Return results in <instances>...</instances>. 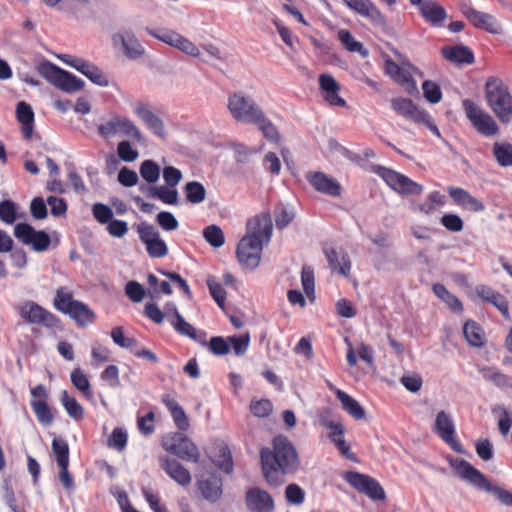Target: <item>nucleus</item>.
I'll return each instance as SVG.
<instances>
[{"label": "nucleus", "instance_id": "nucleus-1", "mask_svg": "<svg viewBox=\"0 0 512 512\" xmlns=\"http://www.w3.org/2000/svg\"><path fill=\"white\" fill-rule=\"evenodd\" d=\"M273 448H264L260 452L264 477L268 484L280 486L284 476L294 474L300 468V458L294 445L284 436L273 439Z\"/></svg>", "mask_w": 512, "mask_h": 512}, {"label": "nucleus", "instance_id": "nucleus-2", "mask_svg": "<svg viewBox=\"0 0 512 512\" xmlns=\"http://www.w3.org/2000/svg\"><path fill=\"white\" fill-rule=\"evenodd\" d=\"M246 235L237 246V258L240 264L250 270L258 267L263 247L270 242L273 230L271 216L267 213L248 220Z\"/></svg>", "mask_w": 512, "mask_h": 512}, {"label": "nucleus", "instance_id": "nucleus-3", "mask_svg": "<svg viewBox=\"0 0 512 512\" xmlns=\"http://www.w3.org/2000/svg\"><path fill=\"white\" fill-rule=\"evenodd\" d=\"M449 465L460 479L477 489L492 494L502 505L512 507V492L493 485L482 472L473 467L468 461L460 458H450Z\"/></svg>", "mask_w": 512, "mask_h": 512}, {"label": "nucleus", "instance_id": "nucleus-4", "mask_svg": "<svg viewBox=\"0 0 512 512\" xmlns=\"http://www.w3.org/2000/svg\"><path fill=\"white\" fill-rule=\"evenodd\" d=\"M53 304L58 311L68 315L79 326L92 324L96 319L95 313L88 305L75 300L72 292L65 287H60L56 290Z\"/></svg>", "mask_w": 512, "mask_h": 512}, {"label": "nucleus", "instance_id": "nucleus-5", "mask_svg": "<svg viewBox=\"0 0 512 512\" xmlns=\"http://www.w3.org/2000/svg\"><path fill=\"white\" fill-rule=\"evenodd\" d=\"M488 106L502 123L512 118V96L508 87L498 78H490L485 85Z\"/></svg>", "mask_w": 512, "mask_h": 512}, {"label": "nucleus", "instance_id": "nucleus-6", "mask_svg": "<svg viewBox=\"0 0 512 512\" xmlns=\"http://www.w3.org/2000/svg\"><path fill=\"white\" fill-rule=\"evenodd\" d=\"M227 109L231 117L242 124H253L264 112L256 101L242 91L228 96Z\"/></svg>", "mask_w": 512, "mask_h": 512}, {"label": "nucleus", "instance_id": "nucleus-7", "mask_svg": "<svg viewBox=\"0 0 512 512\" xmlns=\"http://www.w3.org/2000/svg\"><path fill=\"white\" fill-rule=\"evenodd\" d=\"M40 74L56 88L73 94L82 90L85 82L73 74L59 68L51 62L43 63L39 68Z\"/></svg>", "mask_w": 512, "mask_h": 512}, {"label": "nucleus", "instance_id": "nucleus-8", "mask_svg": "<svg viewBox=\"0 0 512 512\" xmlns=\"http://www.w3.org/2000/svg\"><path fill=\"white\" fill-rule=\"evenodd\" d=\"M98 133L104 139H110L114 136L130 137L137 141H142L143 136L135 123L127 117L112 115L107 121L97 127Z\"/></svg>", "mask_w": 512, "mask_h": 512}, {"label": "nucleus", "instance_id": "nucleus-9", "mask_svg": "<svg viewBox=\"0 0 512 512\" xmlns=\"http://www.w3.org/2000/svg\"><path fill=\"white\" fill-rule=\"evenodd\" d=\"M466 117L474 129L485 137L498 134L499 127L493 117L470 99L462 101Z\"/></svg>", "mask_w": 512, "mask_h": 512}, {"label": "nucleus", "instance_id": "nucleus-10", "mask_svg": "<svg viewBox=\"0 0 512 512\" xmlns=\"http://www.w3.org/2000/svg\"><path fill=\"white\" fill-rule=\"evenodd\" d=\"M375 172L387 183V185H389L391 189L403 196L419 195L423 192L422 185L394 170L377 166L375 168Z\"/></svg>", "mask_w": 512, "mask_h": 512}, {"label": "nucleus", "instance_id": "nucleus-11", "mask_svg": "<svg viewBox=\"0 0 512 512\" xmlns=\"http://www.w3.org/2000/svg\"><path fill=\"white\" fill-rule=\"evenodd\" d=\"M163 448L185 461L197 463L200 459V452L197 446L181 433H173L165 437Z\"/></svg>", "mask_w": 512, "mask_h": 512}, {"label": "nucleus", "instance_id": "nucleus-12", "mask_svg": "<svg viewBox=\"0 0 512 512\" xmlns=\"http://www.w3.org/2000/svg\"><path fill=\"white\" fill-rule=\"evenodd\" d=\"M147 32L149 35L154 38L162 41L163 43L170 45L184 54L194 57L200 58L201 52L200 49L189 39L185 38L181 34L177 33L173 30L168 29H149L147 28Z\"/></svg>", "mask_w": 512, "mask_h": 512}, {"label": "nucleus", "instance_id": "nucleus-13", "mask_svg": "<svg viewBox=\"0 0 512 512\" xmlns=\"http://www.w3.org/2000/svg\"><path fill=\"white\" fill-rule=\"evenodd\" d=\"M19 315L28 323L41 325L47 328L58 326V318L34 301H24L18 307Z\"/></svg>", "mask_w": 512, "mask_h": 512}, {"label": "nucleus", "instance_id": "nucleus-14", "mask_svg": "<svg viewBox=\"0 0 512 512\" xmlns=\"http://www.w3.org/2000/svg\"><path fill=\"white\" fill-rule=\"evenodd\" d=\"M386 73L398 84H400L407 93L414 95L418 93L416 82L412 79V73L417 69L408 61H403L398 65L394 61L387 59L385 61Z\"/></svg>", "mask_w": 512, "mask_h": 512}, {"label": "nucleus", "instance_id": "nucleus-15", "mask_svg": "<svg viewBox=\"0 0 512 512\" xmlns=\"http://www.w3.org/2000/svg\"><path fill=\"white\" fill-rule=\"evenodd\" d=\"M14 235L24 244L31 245L36 252L46 251L51 243V238L45 231H36L26 223H18L14 227Z\"/></svg>", "mask_w": 512, "mask_h": 512}, {"label": "nucleus", "instance_id": "nucleus-16", "mask_svg": "<svg viewBox=\"0 0 512 512\" xmlns=\"http://www.w3.org/2000/svg\"><path fill=\"white\" fill-rule=\"evenodd\" d=\"M137 231L141 241L146 245L147 253L153 258H162L168 254V247L159 232L148 223H140Z\"/></svg>", "mask_w": 512, "mask_h": 512}, {"label": "nucleus", "instance_id": "nucleus-17", "mask_svg": "<svg viewBox=\"0 0 512 512\" xmlns=\"http://www.w3.org/2000/svg\"><path fill=\"white\" fill-rule=\"evenodd\" d=\"M345 479L354 488L365 493L373 500H384L385 492L381 485L370 476L358 472H348Z\"/></svg>", "mask_w": 512, "mask_h": 512}, {"label": "nucleus", "instance_id": "nucleus-18", "mask_svg": "<svg viewBox=\"0 0 512 512\" xmlns=\"http://www.w3.org/2000/svg\"><path fill=\"white\" fill-rule=\"evenodd\" d=\"M135 115L156 137L164 140L167 137L164 122L156 115L150 106L146 103L139 102L134 105Z\"/></svg>", "mask_w": 512, "mask_h": 512}, {"label": "nucleus", "instance_id": "nucleus-19", "mask_svg": "<svg viewBox=\"0 0 512 512\" xmlns=\"http://www.w3.org/2000/svg\"><path fill=\"white\" fill-rule=\"evenodd\" d=\"M434 432L447 443L454 451L462 453L461 445L454 439L455 425L451 416L445 411H440L436 415Z\"/></svg>", "mask_w": 512, "mask_h": 512}, {"label": "nucleus", "instance_id": "nucleus-20", "mask_svg": "<svg viewBox=\"0 0 512 512\" xmlns=\"http://www.w3.org/2000/svg\"><path fill=\"white\" fill-rule=\"evenodd\" d=\"M245 505L249 512H274L272 496L258 487L250 488L245 495Z\"/></svg>", "mask_w": 512, "mask_h": 512}, {"label": "nucleus", "instance_id": "nucleus-21", "mask_svg": "<svg viewBox=\"0 0 512 512\" xmlns=\"http://www.w3.org/2000/svg\"><path fill=\"white\" fill-rule=\"evenodd\" d=\"M462 13L476 28L483 29L492 34L501 32V26L491 14L475 10L467 5L462 7Z\"/></svg>", "mask_w": 512, "mask_h": 512}, {"label": "nucleus", "instance_id": "nucleus-22", "mask_svg": "<svg viewBox=\"0 0 512 512\" xmlns=\"http://www.w3.org/2000/svg\"><path fill=\"white\" fill-rule=\"evenodd\" d=\"M391 108L399 116L419 124L427 112L416 105L411 99L395 97L391 99Z\"/></svg>", "mask_w": 512, "mask_h": 512}, {"label": "nucleus", "instance_id": "nucleus-23", "mask_svg": "<svg viewBox=\"0 0 512 512\" xmlns=\"http://www.w3.org/2000/svg\"><path fill=\"white\" fill-rule=\"evenodd\" d=\"M112 40L115 45H121L125 56L129 59H138L145 53L144 47L131 31H121L113 35Z\"/></svg>", "mask_w": 512, "mask_h": 512}, {"label": "nucleus", "instance_id": "nucleus-24", "mask_svg": "<svg viewBox=\"0 0 512 512\" xmlns=\"http://www.w3.org/2000/svg\"><path fill=\"white\" fill-rule=\"evenodd\" d=\"M319 87L325 101L331 106L345 107L346 101L339 95L340 85L330 74L319 76Z\"/></svg>", "mask_w": 512, "mask_h": 512}, {"label": "nucleus", "instance_id": "nucleus-25", "mask_svg": "<svg viewBox=\"0 0 512 512\" xmlns=\"http://www.w3.org/2000/svg\"><path fill=\"white\" fill-rule=\"evenodd\" d=\"M306 179L320 193L333 197H337L341 193L340 184L322 172H308Z\"/></svg>", "mask_w": 512, "mask_h": 512}, {"label": "nucleus", "instance_id": "nucleus-26", "mask_svg": "<svg viewBox=\"0 0 512 512\" xmlns=\"http://www.w3.org/2000/svg\"><path fill=\"white\" fill-rule=\"evenodd\" d=\"M320 423L325 428L331 430L329 438L340 450L341 454L347 459H353L354 455L350 452V447L346 444L343 438L345 432L343 425L340 422L333 421L328 417H322L320 419Z\"/></svg>", "mask_w": 512, "mask_h": 512}, {"label": "nucleus", "instance_id": "nucleus-27", "mask_svg": "<svg viewBox=\"0 0 512 512\" xmlns=\"http://www.w3.org/2000/svg\"><path fill=\"white\" fill-rule=\"evenodd\" d=\"M410 2L419 6L421 16L432 25L440 24L447 16L444 7L436 1L410 0Z\"/></svg>", "mask_w": 512, "mask_h": 512}, {"label": "nucleus", "instance_id": "nucleus-28", "mask_svg": "<svg viewBox=\"0 0 512 512\" xmlns=\"http://www.w3.org/2000/svg\"><path fill=\"white\" fill-rule=\"evenodd\" d=\"M160 466L179 485L188 486L191 483L190 472L177 460L161 457Z\"/></svg>", "mask_w": 512, "mask_h": 512}, {"label": "nucleus", "instance_id": "nucleus-29", "mask_svg": "<svg viewBox=\"0 0 512 512\" xmlns=\"http://www.w3.org/2000/svg\"><path fill=\"white\" fill-rule=\"evenodd\" d=\"M145 315L156 324H161L164 319H167V321L172 324L181 314L175 303L168 302L164 306L163 311L160 310L157 304L147 303L145 305Z\"/></svg>", "mask_w": 512, "mask_h": 512}, {"label": "nucleus", "instance_id": "nucleus-30", "mask_svg": "<svg viewBox=\"0 0 512 512\" xmlns=\"http://www.w3.org/2000/svg\"><path fill=\"white\" fill-rule=\"evenodd\" d=\"M346 5L357 12L362 17H365L377 24L384 22V17L378 8L371 2V0H343Z\"/></svg>", "mask_w": 512, "mask_h": 512}, {"label": "nucleus", "instance_id": "nucleus-31", "mask_svg": "<svg viewBox=\"0 0 512 512\" xmlns=\"http://www.w3.org/2000/svg\"><path fill=\"white\" fill-rule=\"evenodd\" d=\"M475 292L482 300L494 305L505 318H509L508 302L502 294L485 285L477 286Z\"/></svg>", "mask_w": 512, "mask_h": 512}, {"label": "nucleus", "instance_id": "nucleus-32", "mask_svg": "<svg viewBox=\"0 0 512 512\" xmlns=\"http://www.w3.org/2000/svg\"><path fill=\"white\" fill-rule=\"evenodd\" d=\"M448 193L457 205L474 212L484 210L483 203L462 188L450 186L448 187Z\"/></svg>", "mask_w": 512, "mask_h": 512}, {"label": "nucleus", "instance_id": "nucleus-33", "mask_svg": "<svg viewBox=\"0 0 512 512\" xmlns=\"http://www.w3.org/2000/svg\"><path fill=\"white\" fill-rule=\"evenodd\" d=\"M162 402L169 410L176 427L181 431H187L190 427L189 418L179 403L168 394L162 397Z\"/></svg>", "mask_w": 512, "mask_h": 512}, {"label": "nucleus", "instance_id": "nucleus-34", "mask_svg": "<svg viewBox=\"0 0 512 512\" xmlns=\"http://www.w3.org/2000/svg\"><path fill=\"white\" fill-rule=\"evenodd\" d=\"M324 253L332 270L337 271L340 275L345 277L349 275L351 261L346 252H338L331 248L325 249Z\"/></svg>", "mask_w": 512, "mask_h": 512}, {"label": "nucleus", "instance_id": "nucleus-35", "mask_svg": "<svg viewBox=\"0 0 512 512\" xmlns=\"http://www.w3.org/2000/svg\"><path fill=\"white\" fill-rule=\"evenodd\" d=\"M198 489L200 490L204 499L210 502H216L222 495V480L221 478L212 475L207 479H202L197 482Z\"/></svg>", "mask_w": 512, "mask_h": 512}, {"label": "nucleus", "instance_id": "nucleus-36", "mask_svg": "<svg viewBox=\"0 0 512 512\" xmlns=\"http://www.w3.org/2000/svg\"><path fill=\"white\" fill-rule=\"evenodd\" d=\"M60 11L76 20H83L91 15L89 0H62Z\"/></svg>", "mask_w": 512, "mask_h": 512}, {"label": "nucleus", "instance_id": "nucleus-37", "mask_svg": "<svg viewBox=\"0 0 512 512\" xmlns=\"http://www.w3.org/2000/svg\"><path fill=\"white\" fill-rule=\"evenodd\" d=\"M445 59L456 64H472L474 62L473 52L466 46H445L441 49Z\"/></svg>", "mask_w": 512, "mask_h": 512}, {"label": "nucleus", "instance_id": "nucleus-38", "mask_svg": "<svg viewBox=\"0 0 512 512\" xmlns=\"http://www.w3.org/2000/svg\"><path fill=\"white\" fill-rule=\"evenodd\" d=\"M17 120L22 125V132L25 138L29 139L33 132L34 112L29 104L21 101L16 107Z\"/></svg>", "mask_w": 512, "mask_h": 512}, {"label": "nucleus", "instance_id": "nucleus-39", "mask_svg": "<svg viewBox=\"0 0 512 512\" xmlns=\"http://www.w3.org/2000/svg\"><path fill=\"white\" fill-rule=\"evenodd\" d=\"M337 399L341 402L342 408L354 419L362 420L365 417V410L362 406L346 392L335 389Z\"/></svg>", "mask_w": 512, "mask_h": 512}, {"label": "nucleus", "instance_id": "nucleus-40", "mask_svg": "<svg viewBox=\"0 0 512 512\" xmlns=\"http://www.w3.org/2000/svg\"><path fill=\"white\" fill-rule=\"evenodd\" d=\"M492 154L501 168L512 167V144L507 141L493 143Z\"/></svg>", "mask_w": 512, "mask_h": 512}, {"label": "nucleus", "instance_id": "nucleus-41", "mask_svg": "<svg viewBox=\"0 0 512 512\" xmlns=\"http://www.w3.org/2000/svg\"><path fill=\"white\" fill-rule=\"evenodd\" d=\"M149 196L157 198L165 204H178L179 194L175 187H169L166 185L152 186L149 188Z\"/></svg>", "mask_w": 512, "mask_h": 512}, {"label": "nucleus", "instance_id": "nucleus-42", "mask_svg": "<svg viewBox=\"0 0 512 512\" xmlns=\"http://www.w3.org/2000/svg\"><path fill=\"white\" fill-rule=\"evenodd\" d=\"M478 371L484 380L491 382L498 387L505 388L512 386L511 378L494 367H479Z\"/></svg>", "mask_w": 512, "mask_h": 512}, {"label": "nucleus", "instance_id": "nucleus-43", "mask_svg": "<svg viewBox=\"0 0 512 512\" xmlns=\"http://www.w3.org/2000/svg\"><path fill=\"white\" fill-rule=\"evenodd\" d=\"M186 200L191 204H200L206 199V189L198 181L187 182L183 187Z\"/></svg>", "mask_w": 512, "mask_h": 512}, {"label": "nucleus", "instance_id": "nucleus-44", "mask_svg": "<svg viewBox=\"0 0 512 512\" xmlns=\"http://www.w3.org/2000/svg\"><path fill=\"white\" fill-rule=\"evenodd\" d=\"M60 401L64 406L67 414L74 420L79 421L84 417V408L80 405V403L74 398L71 397L67 391H62L60 395Z\"/></svg>", "mask_w": 512, "mask_h": 512}, {"label": "nucleus", "instance_id": "nucleus-45", "mask_svg": "<svg viewBox=\"0 0 512 512\" xmlns=\"http://www.w3.org/2000/svg\"><path fill=\"white\" fill-rule=\"evenodd\" d=\"M463 332L468 343L475 347H481L484 344V333L482 328L474 321H467Z\"/></svg>", "mask_w": 512, "mask_h": 512}, {"label": "nucleus", "instance_id": "nucleus-46", "mask_svg": "<svg viewBox=\"0 0 512 512\" xmlns=\"http://www.w3.org/2000/svg\"><path fill=\"white\" fill-rule=\"evenodd\" d=\"M338 39L348 51L359 53L364 58L368 57V50L360 42L356 41L348 30H340L338 32Z\"/></svg>", "mask_w": 512, "mask_h": 512}, {"label": "nucleus", "instance_id": "nucleus-47", "mask_svg": "<svg viewBox=\"0 0 512 512\" xmlns=\"http://www.w3.org/2000/svg\"><path fill=\"white\" fill-rule=\"evenodd\" d=\"M433 292L435 295L444 301L453 311L461 312L463 310V305L461 301L453 294H451L444 285L442 284H434Z\"/></svg>", "mask_w": 512, "mask_h": 512}, {"label": "nucleus", "instance_id": "nucleus-48", "mask_svg": "<svg viewBox=\"0 0 512 512\" xmlns=\"http://www.w3.org/2000/svg\"><path fill=\"white\" fill-rule=\"evenodd\" d=\"M446 198L439 191H433L427 197V199L417 205V210L424 214H431L437 208L443 206L445 204Z\"/></svg>", "mask_w": 512, "mask_h": 512}, {"label": "nucleus", "instance_id": "nucleus-49", "mask_svg": "<svg viewBox=\"0 0 512 512\" xmlns=\"http://www.w3.org/2000/svg\"><path fill=\"white\" fill-rule=\"evenodd\" d=\"M252 125L257 126L263 136L270 142H276L279 139V134L275 125L267 118L264 112Z\"/></svg>", "mask_w": 512, "mask_h": 512}, {"label": "nucleus", "instance_id": "nucleus-50", "mask_svg": "<svg viewBox=\"0 0 512 512\" xmlns=\"http://www.w3.org/2000/svg\"><path fill=\"white\" fill-rule=\"evenodd\" d=\"M31 407L37 417V420L41 424L49 426L53 423L54 418L46 401L33 400L31 402Z\"/></svg>", "mask_w": 512, "mask_h": 512}, {"label": "nucleus", "instance_id": "nucleus-51", "mask_svg": "<svg viewBox=\"0 0 512 512\" xmlns=\"http://www.w3.org/2000/svg\"><path fill=\"white\" fill-rule=\"evenodd\" d=\"M141 177L149 184H154L160 177V166L153 160H145L139 169Z\"/></svg>", "mask_w": 512, "mask_h": 512}, {"label": "nucleus", "instance_id": "nucleus-52", "mask_svg": "<svg viewBox=\"0 0 512 512\" xmlns=\"http://www.w3.org/2000/svg\"><path fill=\"white\" fill-rule=\"evenodd\" d=\"M204 239L214 248H219L224 245L225 237L222 229L215 225H209L203 230Z\"/></svg>", "mask_w": 512, "mask_h": 512}, {"label": "nucleus", "instance_id": "nucleus-53", "mask_svg": "<svg viewBox=\"0 0 512 512\" xmlns=\"http://www.w3.org/2000/svg\"><path fill=\"white\" fill-rule=\"evenodd\" d=\"M73 386L78 389L84 396L89 397L91 395L90 382L86 374L80 368H75L70 375Z\"/></svg>", "mask_w": 512, "mask_h": 512}, {"label": "nucleus", "instance_id": "nucleus-54", "mask_svg": "<svg viewBox=\"0 0 512 512\" xmlns=\"http://www.w3.org/2000/svg\"><path fill=\"white\" fill-rule=\"evenodd\" d=\"M82 74L85 75L92 83L98 86L107 87L109 85L108 77L93 63L89 62Z\"/></svg>", "mask_w": 512, "mask_h": 512}, {"label": "nucleus", "instance_id": "nucleus-55", "mask_svg": "<svg viewBox=\"0 0 512 512\" xmlns=\"http://www.w3.org/2000/svg\"><path fill=\"white\" fill-rule=\"evenodd\" d=\"M52 451L56 456L58 465L69 464V447L62 438H54L52 441Z\"/></svg>", "mask_w": 512, "mask_h": 512}, {"label": "nucleus", "instance_id": "nucleus-56", "mask_svg": "<svg viewBox=\"0 0 512 512\" xmlns=\"http://www.w3.org/2000/svg\"><path fill=\"white\" fill-rule=\"evenodd\" d=\"M275 223L278 229H284L294 219L295 213L292 208L287 206H278L274 212Z\"/></svg>", "mask_w": 512, "mask_h": 512}, {"label": "nucleus", "instance_id": "nucleus-57", "mask_svg": "<svg viewBox=\"0 0 512 512\" xmlns=\"http://www.w3.org/2000/svg\"><path fill=\"white\" fill-rule=\"evenodd\" d=\"M117 154L119 158L124 162H133L139 156L138 150L135 149L127 140H123L118 143Z\"/></svg>", "mask_w": 512, "mask_h": 512}, {"label": "nucleus", "instance_id": "nucleus-58", "mask_svg": "<svg viewBox=\"0 0 512 512\" xmlns=\"http://www.w3.org/2000/svg\"><path fill=\"white\" fill-rule=\"evenodd\" d=\"M423 95L427 101L436 104L442 99V92L438 84L433 81L426 80L422 84Z\"/></svg>", "mask_w": 512, "mask_h": 512}, {"label": "nucleus", "instance_id": "nucleus-59", "mask_svg": "<svg viewBox=\"0 0 512 512\" xmlns=\"http://www.w3.org/2000/svg\"><path fill=\"white\" fill-rule=\"evenodd\" d=\"M213 462L225 473H231L233 470L231 453L226 446L220 447L219 455L213 459Z\"/></svg>", "mask_w": 512, "mask_h": 512}, {"label": "nucleus", "instance_id": "nucleus-60", "mask_svg": "<svg viewBox=\"0 0 512 512\" xmlns=\"http://www.w3.org/2000/svg\"><path fill=\"white\" fill-rule=\"evenodd\" d=\"M111 338L113 342L121 348L134 349L137 345L136 339L125 337L123 328L120 326L112 329Z\"/></svg>", "mask_w": 512, "mask_h": 512}, {"label": "nucleus", "instance_id": "nucleus-61", "mask_svg": "<svg viewBox=\"0 0 512 512\" xmlns=\"http://www.w3.org/2000/svg\"><path fill=\"white\" fill-rule=\"evenodd\" d=\"M494 413L499 414L498 428L503 436H506L512 426V412L505 407H499L493 410Z\"/></svg>", "mask_w": 512, "mask_h": 512}, {"label": "nucleus", "instance_id": "nucleus-62", "mask_svg": "<svg viewBox=\"0 0 512 512\" xmlns=\"http://www.w3.org/2000/svg\"><path fill=\"white\" fill-rule=\"evenodd\" d=\"M301 282L308 298L314 297V272L310 266H304L301 271Z\"/></svg>", "mask_w": 512, "mask_h": 512}, {"label": "nucleus", "instance_id": "nucleus-63", "mask_svg": "<svg viewBox=\"0 0 512 512\" xmlns=\"http://www.w3.org/2000/svg\"><path fill=\"white\" fill-rule=\"evenodd\" d=\"M229 345L232 346L233 351L236 355H243L248 347L250 342L249 334H243L240 336H231L228 337Z\"/></svg>", "mask_w": 512, "mask_h": 512}, {"label": "nucleus", "instance_id": "nucleus-64", "mask_svg": "<svg viewBox=\"0 0 512 512\" xmlns=\"http://www.w3.org/2000/svg\"><path fill=\"white\" fill-rule=\"evenodd\" d=\"M400 382L408 391L416 393L421 389L423 380L419 374L410 373L403 375Z\"/></svg>", "mask_w": 512, "mask_h": 512}]
</instances>
